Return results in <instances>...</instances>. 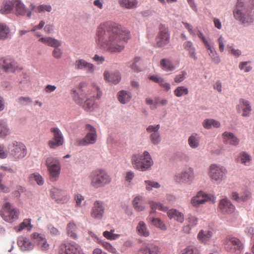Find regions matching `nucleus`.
<instances>
[{"label":"nucleus","instance_id":"obj_60","mask_svg":"<svg viewBox=\"0 0 254 254\" xmlns=\"http://www.w3.org/2000/svg\"><path fill=\"white\" fill-rule=\"evenodd\" d=\"M103 236L107 239L111 240H116L120 237L119 234H114L108 231L104 232Z\"/></svg>","mask_w":254,"mask_h":254},{"label":"nucleus","instance_id":"obj_41","mask_svg":"<svg viewBox=\"0 0 254 254\" xmlns=\"http://www.w3.org/2000/svg\"><path fill=\"white\" fill-rule=\"evenodd\" d=\"M15 0L4 1L0 9L1 14H8L11 12L15 5Z\"/></svg>","mask_w":254,"mask_h":254},{"label":"nucleus","instance_id":"obj_58","mask_svg":"<svg viewBox=\"0 0 254 254\" xmlns=\"http://www.w3.org/2000/svg\"><path fill=\"white\" fill-rule=\"evenodd\" d=\"M144 182L146 185V189L149 191L151 190L152 188H159L160 187V185L155 182L145 181Z\"/></svg>","mask_w":254,"mask_h":254},{"label":"nucleus","instance_id":"obj_61","mask_svg":"<svg viewBox=\"0 0 254 254\" xmlns=\"http://www.w3.org/2000/svg\"><path fill=\"white\" fill-rule=\"evenodd\" d=\"M17 101L19 104L23 106L27 105L32 102V100L28 97H20Z\"/></svg>","mask_w":254,"mask_h":254},{"label":"nucleus","instance_id":"obj_5","mask_svg":"<svg viewBox=\"0 0 254 254\" xmlns=\"http://www.w3.org/2000/svg\"><path fill=\"white\" fill-rule=\"evenodd\" d=\"M233 14L236 19L246 25H249L253 22V17L249 13H247L246 9L243 7L242 0H238L236 8L234 10Z\"/></svg>","mask_w":254,"mask_h":254},{"label":"nucleus","instance_id":"obj_31","mask_svg":"<svg viewBox=\"0 0 254 254\" xmlns=\"http://www.w3.org/2000/svg\"><path fill=\"white\" fill-rule=\"evenodd\" d=\"M251 197V194L249 191H245L241 194L235 191L232 193L231 198L238 202H245Z\"/></svg>","mask_w":254,"mask_h":254},{"label":"nucleus","instance_id":"obj_44","mask_svg":"<svg viewBox=\"0 0 254 254\" xmlns=\"http://www.w3.org/2000/svg\"><path fill=\"white\" fill-rule=\"evenodd\" d=\"M132 204L134 209L136 211H141L144 209V203L142 196H136L132 201Z\"/></svg>","mask_w":254,"mask_h":254},{"label":"nucleus","instance_id":"obj_50","mask_svg":"<svg viewBox=\"0 0 254 254\" xmlns=\"http://www.w3.org/2000/svg\"><path fill=\"white\" fill-rule=\"evenodd\" d=\"M149 204L151 209L150 215H152V214L155 212L156 209H158L163 211H166L167 210V208L166 207L163 206L159 203L154 201H150Z\"/></svg>","mask_w":254,"mask_h":254},{"label":"nucleus","instance_id":"obj_6","mask_svg":"<svg viewBox=\"0 0 254 254\" xmlns=\"http://www.w3.org/2000/svg\"><path fill=\"white\" fill-rule=\"evenodd\" d=\"M46 165L49 172L51 180L52 181H57L61 172L59 160L56 158L49 157L46 159Z\"/></svg>","mask_w":254,"mask_h":254},{"label":"nucleus","instance_id":"obj_9","mask_svg":"<svg viewBox=\"0 0 254 254\" xmlns=\"http://www.w3.org/2000/svg\"><path fill=\"white\" fill-rule=\"evenodd\" d=\"M224 244L226 251L236 254L240 253L243 247L242 243L238 238L231 236L225 238Z\"/></svg>","mask_w":254,"mask_h":254},{"label":"nucleus","instance_id":"obj_46","mask_svg":"<svg viewBox=\"0 0 254 254\" xmlns=\"http://www.w3.org/2000/svg\"><path fill=\"white\" fill-rule=\"evenodd\" d=\"M136 230L140 236L146 237L149 235V232L147 230L146 225L143 221H140L138 223Z\"/></svg>","mask_w":254,"mask_h":254},{"label":"nucleus","instance_id":"obj_63","mask_svg":"<svg viewBox=\"0 0 254 254\" xmlns=\"http://www.w3.org/2000/svg\"><path fill=\"white\" fill-rule=\"evenodd\" d=\"M248 62H243L240 63L239 67L241 70H244L245 72H247L252 69V67L248 65Z\"/></svg>","mask_w":254,"mask_h":254},{"label":"nucleus","instance_id":"obj_21","mask_svg":"<svg viewBox=\"0 0 254 254\" xmlns=\"http://www.w3.org/2000/svg\"><path fill=\"white\" fill-rule=\"evenodd\" d=\"M213 235V231L212 229H205L199 231L197 235V239L202 243L207 244L210 241Z\"/></svg>","mask_w":254,"mask_h":254},{"label":"nucleus","instance_id":"obj_64","mask_svg":"<svg viewBox=\"0 0 254 254\" xmlns=\"http://www.w3.org/2000/svg\"><path fill=\"white\" fill-rule=\"evenodd\" d=\"M55 49L53 51L52 55L53 56L57 59H60L62 58L63 56V52L61 49L59 47H54Z\"/></svg>","mask_w":254,"mask_h":254},{"label":"nucleus","instance_id":"obj_7","mask_svg":"<svg viewBox=\"0 0 254 254\" xmlns=\"http://www.w3.org/2000/svg\"><path fill=\"white\" fill-rule=\"evenodd\" d=\"M19 211L12 207L10 203L6 202L0 211V215L5 221L12 222L18 218Z\"/></svg>","mask_w":254,"mask_h":254},{"label":"nucleus","instance_id":"obj_15","mask_svg":"<svg viewBox=\"0 0 254 254\" xmlns=\"http://www.w3.org/2000/svg\"><path fill=\"white\" fill-rule=\"evenodd\" d=\"M59 254H84L76 245L62 244L59 250Z\"/></svg>","mask_w":254,"mask_h":254},{"label":"nucleus","instance_id":"obj_10","mask_svg":"<svg viewBox=\"0 0 254 254\" xmlns=\"http://www.w3.org/2000/svg\"><path fill=\"white\" fill-rule=\"evenodd\" d=\"M86 129L88 131L84 138L78 139L75 141V144L79 146H85L94 144L97 140V134L95 128L90 125H86Z\"/></svg>","mask_w":254,"mask_h":254},{"label":"nucleus","instance_id":"obj_13","mask_svg":"<svg viewBox=\"0 0 254 254\" xmlns=\"http://www.w3.org/2000/svg\"><path fill=\"white\" fill-rule=\"evenodd\" d=\"M170 40L168 28L161 25L158 34L156 38V45L158 47H163L168 44Z\"/></svg>","mask_w":254,"mask_h":254},{"label":"nucleus","instance_id":"obj_39","mask_svg":"<svg viewBox=\"0 0 254 254\" xmlns=\"http://www.w3.org/2000/svg\"><path fill=\"white\" fill-rule=\"evenodd\" d=\"M120 5L127 9H133L136 8L138 3L137 0H118Z\"/></svg>","mask_w":254,"mask_h":254},{"label":"nucleus","instance_id":"obj_57","mask_svg":"<svg viewBox=\"0 0 254 254\" xmlns=\"http://www.w3.org/2000/svg\"><path fill=\"white\" fill-rule=\"evenodd\" d=\"M74 199L77 206L79 207H82L85 205L84 198L81 195L79 194H76L74 196Z\"/></svg>","mask_w":254,"mask_h":254},{"label":"nucleus","instance_id":"obj_30","mask_svg":"<svg viewBox=\"0 0 254 254\" xmlns=\"http://www.w3.org/2000/svg\"><path fill=\"white\" fill-rule=\"evenodd\" d=\"M31 239L35 240L38 245L44 251L48 249L49 245L46 239L41 234L38 233H33L31 235Z\"/></svg>","mask_w":254,"mask_h":254},{"label":"nucleus","instance_id":"obj_35","mask_svg":"<svg viewBox=\"0 0 254 254\" xmlns=\"http://www.w3.org/2000/svg\"><path fill=\"white\" fill-rule=\"evenodd\" d=\"M149 79L156 83H157L159 85L163 88L166 91H169L170 89V85L169 83L165 81V79L158 75H151L149 77Z\"/></svg>","mask_w":254,"mask_h":254},{"label":"nucleus","instance_id":"obj_24","mask_svg":"<svg viewBox=\"0 0 254 254\" xmlns=\"http://www.w3.org/2000/svg\"><path fill=\"white\" fill-rule=\"evenodd\" d=\"M17 243L21 250L23 251H30L34 248V244L29 239L23 236L18 237Z\"/></svg>","mask_w":254,"mask_h":254},{"label":"nucleus","instance_id":"obj_43","mask_svg":"<svg viewBox=\"0 0 254 254\" xmlns=\"http://www.w3.org/2000/svg\"><path fill=\"white\" fill-rule=\"evenodd\" d=\"M67 233L73 239L77 238V227L73 221L69 222L67 225Z\"/></svg>","mask_w":254,"mask_h":254},{"label":"nucleus","instance_id":"obj_34","mask_svg":"<svg viewBox=\"0 0 254 254\" xmlns=\"http://www.w3.org/2000/svg\"><path fill=\"white\" fill-rule=\"evenodd\" d=\"M168 216L170 219H174L179 222L183 223L184 221V215L175 209H171L167 212Z\"/></svg>","mask_w":254,"mask_h":254},{"label":"nucleus","instance_id":"obj_47","mask_svg":"<svg viewBox=\"0 0 254 254\" xmlns=\"http://www.w3.org/2000/svg\"><path fill=\"white\" fill-rule=\"evenodd\" d=\"M202 126L206 129H210L212 127L218 128L220 127V123L213 119H205L202 123Z\"/></svg>","mask_w":254,"mask_h":254},{"label":"nucleus","instance_id":"obj_27","mask_svg":"<svg viewBox=\"0 0 254 254\" xmlns=\"http://www.w3.org/2000/svg\"><path fill=\"white\" fill-rule=\"evenodd\" d=\"M198 222V219L192 215H190L186 220V225L183 228V231L186 234L190 233L191 228L195 226Z\"/></svg>","mask_w":254,"mask_h":254},{"label":"nucleus","instance_id":"obj_56","mask_svg":"<svg viewBox=\"0 0 254 254\" xmlns=\"http://www.w3.org/2000/svg\"><path fill=\"white\" fill-rule=\"evenodd\" d=\"M240 157L241 158V163L246 165H248L251 160L250 155L245 152H242L240 154Z\"/></svg>","mask_w":254,"mask_h":254},{"label":"nucleus","instance_id":"obj_4","mask_svg":"<svg viewBox=\"0 0 254 254\" xmlns=\"http://www.w3.org/2000/svg\"><path fill=\"white\" fill-rule=\"evenodd\" d=\"M131 161L133 167L141 171L147 170L153 164L150 154L147 151H144L143 154L133 155Z\"/></svg>","mask_w":254,"mask_h":254},{"label":"nucleus","instance_id":"obj_29","mask_svg":"<svg viewBox=\"0 0 254 254\" xmlns=\"http://www.w3.org/2000/svg\"><path fill=\"white\" fill-rule=\"evenodd\" d=\"M104 79L109 82L117 84L121 79V76L119 72L110 73L108 71H105L104 73Z\"/></svg>","mask_w":254,"mask_h":254},{"label":"nucleus","instance_id":"obj_49","mask_svg":"<svg viewBox=\"0 0 254 254\" xmlns=\"http://www.w3.org/2000/svg\"><path fill=\"white\" fill-rule=\"evenodd\" d=\"M198 249L193 245H189L181 251L180 254H199Z\"/></svg>","mask_w":254,"mask_h":254},{"label":"nucleus","instance_id":"obj_14","mask_svg":"<svg viewBox=\"0 0 254 254\" xmlns=\"http://www.w3.org/2000/svg\"><path fill=\"white\" fill-rule=\"evenodd\" d=\"M209 201H211L212 203L215 202L214 197L213 196H210L200 191L197 192V194L191 198V204L194 207H197L199 206L200 205Z\"/></svg>","mask_w":254,"mask_h":254},{"label":"nucleus","instance_id":"obj_19","mask_svg":"<svg viewBox=\"0 0 254 254\" xmlns=\"http://www.w3.org/2000/svg\"><path fill=\"white\" fill-rule=\"evenodd\" d=\"M219 208L223 214H230L235 210V206L230 200L226 198L220 200L219 204Z\"/></svg>","mask_w":254,"mask_h":254},{"label":"nucleus","instance_id":"obj_53","mask_svg":"<svg viewBox=\"0 0 254 254\" xmlns=\"http://www.w3.org/2000/svg\"><path fill=\"white\" fill-rule=\"evenodd\" d=\"M29 179L31 182L35 181L40 186L43 185L44 182L43 177L37 173L30 175Z\"/></svg>","mask_w":254,"mask_h":254},{"label":"nucleus","instance_id":"obj_59","mask_svg":"<svg viewBox=\"0 0 254 254\" xmlns=\"http://www.w3.org/2000/svg\"><path fill=\"white\" fill-rule=\"evenodd\" d=\"M186 75H187V72L186 71H181V72L180 74L175 76V77L174 78L175 82L177 83L182 82L185 79V78L186 77Z\"/></svg>","mask_w":254,"mask_h":254},{"label":"nucleus","instance_id":"obj_45","mask_svg":"<svg viewBox=\"0 0 254 254\" xmlns=\"http://www.w3.org/2000/svg\"><path fill=\"white\" fill-rule=\"evenodd\" d=\"M183 47L185 50L188 51L189 56L194 60H196L197 57L195 55V49L193 46V44L190 41H187L184 43Z\"/></svg>","mask_w":254,"mask_h":254},{"label":"nucleus","instance_id":"obj_38","mask_svg":"<svg viewBox=\"0 0 254 254\" xmlns=\"http://www.w3.org/2000/svg\"><path fill=\"white\" fill-rule=\"evenodd\" d=\"M30 8L31 11H33L37 13L43 12L45 11L51 12L52 8L50 5L41 4L37 6L33 3H31Z\"/></svg>","mask_w":254,"mask_h":254},{"label":"nucleus","instance_id":"obj_33","mask_svg":"<svg viewBox=\"0 0 254 254\" xmlns=\"http://www.w3.org/2000/svg\"><path fill=\"white\" fill-rule=\"evenodd\" d=\"M242 109L243 116H248L251 111V106L248 101L241 99L239 101V104L238 106V109Z\"/></svg>","mask_w":254,"mask_h":254},{"label":"nucleus","instance_id":"obj_2","mask_svg":"<svg viewBox=\"0 0 254 254\" xmlns=\"http://www.w3.org/2000/svg\"><path fill=\"white\" fill-rule=\"evenodd\" d=\"M71 94L74 102L86 110L93 107L95 99L100 98L102 94L98 86L87 87L84 84H80L77 90L72 89Z\"/></svg>","mask_w":254,"mask_h":254},{"label":"nucleus","instance_id":"obj_51","mask_svg":"<svg viewBox=\"0 0 254 254\" xmlns=\"http://www.w3.org/2000/svg\"><path fill=\"white\" fill-rule=\"evenodd\" d=\"M148 220L149 221H151L152 224L156 227L160 228L162 230H166V226L163 223L161 220L159 218H154L151 216V215H149Z\"/></svg>","mask_w":254,"mask_h":254},{"label":"nucleus","instance_id":"obj_40","mask_svg":"<svg viewBox=\"0 0 254 254\" xmlns=\"http://www.w3.org/2000/svg\"><path fill=\"white\" fill-rule=\"evenodd\" d=\"M131 97V93L125 90L120 91L118 94L119 101L121 103L124 104L129 102Z\"/></svg>","mask_w":254,"mask_h":254},{"label":"nucleus","instance_id":"obj_1","mask_svg":"<svg viewBox=\"0 0 254 254\" xmlns=\"http://www.w3.org/2000/svg\"><path fill=\"white\" fill-rule=\"evenodd\" d=\"M130 38L129 32L118 24L107 22L97 27L95 41L97 48L110 53H120Z\"/></svg>","mask_w":254,"mask_h":254},{"label":"nucleus","instance_id":"obj_32","mask_svg":"<svg viewBox=\"0 0 254 254\" xmlns=\"http://www.w3.org/2000/svg\"><path fill=\"white\" fill-rule=\"evenodd\" d=\"M39 41L47 46L53 47H59L61 46V42L51 37H41Z\"/></svg>","mask_w":254,"mask_h":254},{"label":"nucleus","instance_id":"obj_37","mask_svg":"<svg viewBox=\"0 0 254 254\" xmlns=\"http://www.w3.org/2000/svg\"><path fill=\"white\" fill-rule=\"evenodd\" d=\"M33 225L31 224V219L30 218L24 219L18 226L14 228L17 232H20L23 230L26 229L30 231L32 230Z\"/></svg>","mask_w":254,"mask_h":254},{"label":"nucleus","instance_id":"obj_42","mask_svg":"<svg viewBox=\"0 0 254 254\" xmlns=\"http://www.w3.org/2000/svg\"><path fill=\"white\" fill-rule=\"evenodd\" d=\"M160 65L161 68L166 71H171L175 69V66L172 62L168 59H163L160 61Z\"/></svg>","mask_w":254,"mask_h":254},{"label":"nucleus","instance_id":"obj_25","mask_svg":"<svg viewBox=\"0 0 254 254\" xmlns=\"http://www.w3.org/2000/svg\"><path fill=\"white\" fill-rule=\"evenodd\" d=\"M2 68L5 72H14L18 68L17 63L11 58L2 60Z\"/></svg>","mask_w":254,"mask_h":254},{"label":"nucleus","instance_id":"obj_55","mask_svg":"<svg viewBox=\"0 0 254 254\" xmlns=\"http://www.w3.org/2000/svg\"><path fill=\"white\" fill-rule=\"evenodd\" d=\"M9 133V129L6 123L3 121L0 120V137H4Z\"/></svg>","mask_w":254,"mask_h":254},{"label":"nucleus","instance_id":"obj_20","mask_svg":"<svg viewBox=\"0 0 254 254\" xmlns=\"http://www.w3.org/2000/svg\"><path fill=\"white\" fill-rule=\"evenodd\" d=\"M74 67L76 69H85L88 73H93L94 65L83 59H78L74 63Z\"/></svg>","mask_w":254,"mask_h":254},{"label":"nucleus","instance_id":"obj_3","mask_svg":"<svg viewBox=\"0 0 254 254\" xmlns=\"http://www.w3.org/2000/svg\"><path fill=\"white\" fill-rule=\"evenodd\" d=\"M90 185L96 189L102 188L111 182V178L103 169H97L93 171L90 176Z\"/></svg>","mask_w":254,"mask_h":254},{"label":"nucleus","instance_id":"obj_26","mask_svg":"<svg viewBox=\"0 0 254 254\" xmlns=\"http://www.w3.org/2000/svg\"><path fill=\"white\" fill-rule=\"evenodd\" d=\"M224 142L226 144L233 146L237 145L239 143V139L232 132L225 131L222 134Z\"/></svg>","mask_w":254,"mask_h":254},{"label":"nucleus","instance_id":"obj_23","mask_svg":"<svg viewBox=\"0 0 254 254\" xmlns=\"http://www.w3.org/2000/svg\"><path fill=\"white\" fill-rule=\"evenodd\" d=\"M140 252L142 254H159V249L153 243H144L140 248Z\"/></svg>","mask_w":254,"mask_h":254},{"label":"nucleus","instance_id":"obj_12","mask_svg":"<svg viewBox=\"0 0 254 254\" xmlns=\"http://www.w3.org/2000/svg\"><path fill=\"white\" fill-rule=\"evenodd\" d=\"M50 131L53 133V139L48 141V145L52 149H55L62 145L64 142L63 134L58 127H52Z\"/></svg>","mask_w":254,"mask_h":254},{"label":"nucleus","instance_id":"obj_22","mask_svg":"<svg viewBox=\"0 0 254 254\" xmlns=\"http://www.w3.org/2000/svg\"><path fill=\"white\" fill-rule=\"evenodd\" d=\"M159 128V125H157L155 126H150L146 129L147 131L150 133V139L154 144H157L160 141V137L158 131Z\"/></svg>","mask_w":254,"mask_h":254},{"label":"nucleus","instance_id":"obj_11","mask_svg":"<svg viewBox=\"0 0 254 254\" xmlns=\"http://www.w3.org/2000/svg\"><path fill=\"white\" fill-rule=\"evenodd\" d=\"M8 148L10 155L15 159L22 158L26 155V147L21 142L13 141Z\"/></svg>","mask_w":254,"mask_h":254},{"label":"nucleus","instance_id":"obj_28","mask_svg":"<svg viewBox=\"0 0 254 254\" xmlns=\"http://www.w3.org/2000/svg\"><path fill=\"white\" fill-rule=\"evenodd\" d=\"M16 15H25L30 17L31 15V11H29L25 8L24 5L17 0L15 1L14 5Z\"/></svg>","mask_w":254,"mask_h":254},{"label":"nucleus","instance_id":"obj_62","mask_svg":"<svg viewBox=\"0 0 254 254\" xmlns=\"http://www.w3.org/2000/svg\"><path fill=\"white\" fill-rule=\"evenodd\" d=\"M102 246L105 250H106L107 251L110 253L113 254H115L116 253V249L112 245H111V244L108 242H103L102 243Z\"/></svg>","mask_w":254,"mask_h":254},{"label":"nucleus","instance_id":"obj_18","mask_svg":"<svg viewBox=\"0 0 254 254\" xmlns=\"http://www.w3.org/2000/svg\"><path fill=\"white\" fill-rule=\"evenodd\" d=\"M194 178L193 170L189 168L184 172L175 176V180L178 183L190 182Z\"/></svg>","mask_w":254,"mask_h":254},{"label":"nucleus","instance_id":"obj_36","mask_svg":"<svg viewBox=\"0 0 254 254\" xmlns=\"http://www.w3.org/2000/svg\"><path fill=\"white\" fill-rule=\"evenodd\" d=\"M205 47L212 62L216 64H218L220 62V59L213 46L210 43Z\"/></svg>","mask_w":254,"mask_h":254},{"label":"nucleus","instance_id":"obj_16","mask_svg":"<svg viewBox=\"0 0 254 254\" xmlns=\"http://www.w3.org/2000/svg\"><path fill=\"white\" fill-rule=\"evenodd\" d=\"M104 212L105 207L103 202L100 200H96L94 202L90 214L94 219H101L104 215Z\"/></svg>","mask_w":254,"mask_h":254},{"label":"nucleus","instance_id":"obj_48","mask_svg":"<svg viewBox=\"0 0 254 254\" xmlns=\"http://www.w3.org/2000/svg\"><path fill=\"white\" fill-rule=\"evenodd\" d=\"M199 137L197 134L193 133L188 139V143L192 148H197L199 146Z\"/></svg>","mask_w":254,"mask_h":254},{"label":"nucleus","instance_id":"obj_8","mask_svg":"<svg viewBox=\"0 0 254 254\" xmlns=\"http://www.w3.org/2000/svg\"><path fill=\"white\" fill-rule=\"evenodd\" d=\"M227 172L225 167L213 164L209 167L208 174L211 180L215 181H221L224 179Z\"/></svg>","mask_w":254,"mask_h":254},{"label":"nucleus","instance_id":"obj_52","mask_svg":"<svg viewBox=\"0 0 254 254\" xmlns=\"http://www.w3.org/2000/svg\"><path fill=\"white\" fill-rule=\"evenodd\" d=\"M175 95L177 97H180L183 96L187 95L189 93L188 88L183 86H178L174 91Z\"/></svg>","mask_w":254,"mask_h":254},{"label":"nucleus","instance_id":"obj_17","mask_svg":"<svg viewBox=\"0 0 254 254\" xmlns=\"http://www.w3.org/2000/svg\"><path fill=\"white\" fill-rule=\"evenodd\" d=\"M51 197L59 203H66L69 199V195L66 192L57 188L51 190Z\"/></svg>","mask_w":254,"mask_h":254},{"label":"nucleus","instance_id":"obj_54","mask_svg":"<svg viewBox=\"0 0 254 254\" xmlns=\"http://www.w3.org/2000/svg\"><path fill=\"white\" fill-rule=\"evenodd\" d=\"M9 33L8 27L5 24L0 23V40H4L8 37Z\"/></svg>","mask_w":254,"mask_h":254}]
</instances>
